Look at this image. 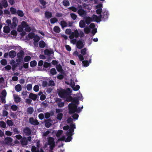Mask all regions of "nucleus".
Listing matches in <instances>:
<instances>
[{
	"label": "nucleus",
	"mask_w": 152,
	"mask_h": 152,
	"mask_svg": "<svg viewBox=\"0 0 152 152\" xmlns=\"http://www.w3.org/2000/svg\"><path fill=\"white\" fill-rule=\"evenodd\" d=\"M79 104V101L76 98H74L73 99L72 103H70L68 105L69 112L70 114H72L76 112L80 113L83 108V107L82 106L80 108V107L77 108V105Z\"/></svg>",
	"instance_id": "obj_1"
},
{
	"label": "nucleus",
	"mask_w": 152,
	"mask_h": 152,
	"mask_svg": "<svg viewBox=\"0 0 152 152\" xmlns=\"http://www.w3.org/2000/svg\"><path fill=\"white\" fill-rule=\"evenodd\" d=\"M70 128L69 129L67 132V137L66 138L64 136H62L61 137L59 138L58 141H65V142H69L72 139L71 136L74 134V129L75 128V124H70Z\"/></svg>",
	"instance_id": "obj_2"
},
{
	"label": "nucleus",
	"mask_w": 152,
	"mask_h": 152,
	"mask_svg": "<svg viewBox=\"0 0 152 152\" xmlns=\"http://www.w3.org/2000/svg\"><path fill=\"white\" fill-rule=\"evenodd\" d=\"M57 90L59 96L61 98H66L68 96H70L71 93V91L69 88H68L66 90L59 89H58Z\"/></svg>",
	"instance_id": "obj_3"
},
{
	"label": "nucleus",
	"mask_w": 152,
	"mask_h": 152,
	"mask_svg": "<svg viewBox=\"0 0 152 152\" xmlns=\"http://www.w3.org/2000/svg\"><path fill=\"white\" fill-rule=\"evenodd\" d=\"M23 28H24L25 31L27 32H29L31 30L27 23L24 21L22 22L21 25L18 26V31L19 32H22L23 31Z\"/></svg>",
	"instance_id": "obj_4"
},
{
	"label": "nucleus",
	"mask_w": 152,
	"mask_h": 152,
	"mask_svg": "<svg viewBox=\"0 0 152 152\" xmlns=\"http://www.w3.org/2000/svg\"><path fill=\"white\" fill-rule=\"evenodd\" d=\"M77 13L81 17H84L86 14V12L82 8V7L79 6L78 7Z\"/></svg>",
	"instance_id": "obj_5"
},
{
	"label": "nucleus",
	"mask_w": 152,
	"mask_h": 152,
	"mask_svg": "<svg viewBox=\"0 0 152 152\" xmlns=\"http://www.w3.org/2000/svg\"><path fill=\"white\" fill-rule=\"evenodd\" d=\"M79 36V33L78 30L76 29L75 30L74 32H72L69 37L70 39H74V37L77 38Z\"/></svg>",
	"instance_id": "obj_6"
},
{
	"label": "nucleus",
	"mask_w": 152,
	"mask_h": 152,
	"mask_svg": "<svg viewBox=\"0 0 152 152\" xmlns=\"http://www.w3.org/2000/svg\"><path fill=\"white\" fill-rule=\"evenodd\" d=\"M29 123L31 125H37L39 124L38 120L33 117L30 118L29 119Z\"/></svg>",
	"instance_id": "obj_7"
},
{
	"label": "nucleus",
	"mask_w": 152,
	"mask_h": 152,
	"mask_svg": "<svg viewBox=\"0 0 152 152\" xmlns=\"http://www.w3.org/2000/svg\"><path fill=\"white\" fill-rule=\"evenodd\" d=\"M12 23H11V28L12 29H14L16 27L18 23V20L16 17H14L12 19Z\"/></svg>",
	"instance_id": "obj_8"
},
{
	"label": "nucleus",
	"mask_w": 152,
	"mask_h": 152,
	"mask_svg": "<svg viewBox=\"0 0 152 152\" xmlns=\"http://www.w3.org/2000/svg\"><path fill=\"white\" fill-rule=\"evenodd\" d=\"M1 96H0L2 102L6 103L5 97L7 95V92L5 90H3L1 93Z\"/></svg>",
	"instance_id": "obj_9"
},
{
	"label": "nucleus",
	"mask_w": 152,
	"mask_h": 152,
	"mask_svg": "<svg viewBox=\"0 0 152 152\" xmlns=\"http://www.w3.org/2000/svg\"><path fill=\"white\" fill-rule=\"evenodd\" d=\"M56 143H45V145L44 148H46L48 145L49 146V148L50 151H52L55 147L56 144Z\"/></svg>",
	"instance_id": "obj_10"
},
{
	"label": "nucleus",
	"mask_w": 152,
	"mask_h": 152,
	"mask_svg": "<svg viewBox=\"0 0 152 152\" xmlns=\"http://www.w3.org/2000/svg\"><path fill=\"white\" fill-rule=\"evenodd\" d=\"M101 18H102L100 15L99 16H97L96 15H94L92 17L93 21H96L97 22H99L100 21Z\"/></svg>",
	"instance_id": "obj_11"
},
{
	"label": "nucleus",
	"mask_w": 152,
	"mask_h": 152,
	"mask_svg": "<svg viewBox=\"0 0 152 152\" xmlns=\"http://www.w3.org/2000/svg\"><path fill=\"white\" fill-rule=\"evenodd\" d=\"M102 4H99L96 6V8L97 9L96 12L97 14H100L102 11Z\"/></svg>",
	"instance_id": "obj_12"
},
{
	"label": "nucleus",
	"mask_w": 152,
	"mask_h": 152,
	"mask_svg": "<svg viewBox=\"0 0 152 152\" xmlns=\"http://www.w3.org/2000/svg\"><path fill=\"white\" fill-rule=\"evenodd\" d=\"M45 55L48 56H50L53 53V50L51 49H46L44 51Z\"/></svg>",
	"instance_id": "obj_13"
},
{
	"label": "nucleus",
	"mask_w": 152,
	"mask_h": 152,
	"mask_svg": "<svg viewBox=\"0 0 152 152\" xmlns=\"http://www.w3.org/2000/svg\"><path fill=\"white\" fill-rule=\"evenodd\" d=\"M45 17L48 19L51 18L52 16V13L49 11H46L45 12Z\"/></svg>",
	"instance_id": "obj_14"
},
{
	"label": "nucleus",
	"mask_w": 152,
	"mask_h": 152,
	"mask_svg": "<svg viewBox=\"0 0 152 152\" xmlns=\"http://www.w3.org/2000/svg\"><path fill=\"white\" fill-rule=\"evenodd\" d=\"M108 13L107 11H105L102 13L100 15L102 18H104L105 19H107L108 17Z\"/></svg>",
	"instance_id": "obj_15"
},
{
	"label": "nucleus",
	"mask_w": 152,
	"mask_h": 152,
	"mask_svg": "<svg viewBox=\"0 0 152 152\" xmlns=\"http://www.w3.org/2000/svg\"><path fill=\"white\" fill-rule=\"evenodd\" d=\"M16 53L14 50H11L9 53V55L11 58H14L16 56Z\"/></svg>",
	"instance_id": "obj_16"
},
{
	"label": "nucleus",
	"mask_w": 152,
	"mask_h": 152,
	"mask_svg": "<svg viewBox=\"0 0 152 152\" xmlns=\"http://www.w3.org/2000/svg\"><path fill=\"white\" fill-rule=\"evenodd\" d=\"M84 45L83 42L81 41H79L77 43V47L79 49H81L83 47Z\"/></svg>",
	"instance_id": "obj_17"
},
{
	"label": "nucleus",
	"mask_w": 152,
	"mask_h": 152,
	"mask_svg": "<svg viewBox=\"0 0 152 152\" xmlns=\"http://www.w3.org/2000/svg\"><path fill=\"white\" fill-rule=\"evenodd\" d=\"M37 97V95L33 93H31L29 96V98L32 99L33 100H35Z\"/></svg>",
	"instance_id": "obj_18"
},
{
	"label": "nucleus",
	"mask_w": 152,
	"mask_h": 152,
	"mask_svg": "<svg viewBox=\"0 0 152 152\" xmlns=\"http://www.w3.org/2000/svg\"><path fill=\"white\" fill-rule=\"evenodd\" d=\"M86 23L87 24H89L91 22L93 21L92 18L90 17H86L84 18Z\"/></svg>",
	"instance_id": "obj_19"
},
{
	"label": "nucleus",
	"mask_w": 152,
	"mask_h": 152,
	"mask_svg": "<svg viewBox=\"0 0 152 152\" xmlns=\"http://www.w3.org/2000/svg\"><path fill=\"white\" fill-rule=\"evenodd\" d=\"M15 101L16 102H18L20 101V98L16 94L13 95Z\"/></svg>",
	"instance_id": "obj_20"
},
{
	"label": "nucleus",
	"mask_w": 152,
	"mask_h": 152,
	"mask_svg": "<svg viewBox=\"0 0 152 152\" xmlns=\"http://www.w3.org/2000/svg\"><path fill=\"white\" fill-rule=\"evenodd\" d=\"M23 132L26 135H30L31 134V132L29 128L28 127L24 129Z\"/></svg>",
	"instance_id": "obj_21"
},
{
	"label": "nucleus",
	"mask_w": 152,
	"mask_h": 152,
	"mask_svg": "<svg viewBox=\"0 0 152 152\" xmlns=\"http://www.w3.org/2000/svg\"><path fill=\"white\" fill-rule=\"evenodd\" d=\"M15 90L17 92H19L21 90L22 87L20 84H18L16 85L15 87Z\"/></svg>",
	"instance_id": "obj_22"
},
{
	"label": "nucleus",
	"mask_w": 152,
	"mask_h": 152,
	"mask_svg": "<svg viewBox=\"0 0 152 152\" xmlns=\"http://www.w3.org/2000/svg\"><path fill=\"white\" fill-rule=\"evenodd\" d=\"M86 26L84 20H81L79 22V26L83 28L85 27Z\"/></svg>",
	"instance_id": "obj_23"
},
{
	"label": "nucleus",
	"mask_w": 152,
	"mask_h": 152,
	"mask_svg": "<svg viewBox=\"0 0 152 152\" xmlns=\"http://www.w3.org/2000/svg\"><path fill=\"white\" fill-rule=\"evenodd\" d=\"M10 31L9 26H5L4 27V31L6 33H9Z\"/></svg>",
	"instance_id": "obj_24"
},
{
	"label": "nucleus",
	"mask_w": 152,
	"mask_h": 152,
	"mask_svg": "<svg viewBox=\"0 0 152 152\" xmlns=\"http://www.w3.org/2000/svg\"><path fill=\"white\" fill-rule=\"evenodd\" d=\"M60 25L62 28L67 27L68 26L67 23L64 20L62 21L61 22Z\"/></svg>",
	"instance_id": "obj_25"
},
{
	"label": "nucleus",
	"mask_w": 152,
	"mask_h": 152,
	"mask_svg": "<svg viewBox=\"0 0 152 152\" xmlns=\"http://www.w3.org/2000/svg\"><path fill=\"white\" fill-rule=\"evenodd\" d=\"M53 31L56 33H59L60 32L61 29L58 26H55L53 28Z\"/></svg>",
	"instance_id": "obj_26"
},
{
	"label": "nucleus",
	"mask_w": 152,
	"mask_h": 152,
	"mask_svg": "<svg viewBox=\"0 0 152 152\" xmlns=\"http://www.w3.org/2000/svg\"><path fill=\"white\" fill-rule=\"evenodd\" d=\"M34 111V110L32 107H28L27 109V113L29 114H31Z\"/></svg>",
	"instance_id": "obj_27"
},
{
	"label": "nucleus",
	"mask_w": 152,
	"mask_h": 152,
	"mask_svg": "<svg viewBox=\"0 0 152 152\" xmlns=\"http://www.w3.org/2000/svg\"><path fill=\"white\" fill-rule=\"evenodd\" d=\"M39 45L40 48H43L45 47V44L44 41H40L39 42Z\"/></svg>",
	"instance_id": "obj_28"
},
{
	"label": "nucleus",
	"mask_w": 152,
	"mask_h": 152,
	"mask_svg": "<svg viewBox=\"0 0 152 152\" xmlns=\"http://www.w3.org/2000/svg\"><path fill=\"white\" fill-rule=\"evenodd\" d=\"M3 6L6 7L8 6L7 2L6 0H2L1 1Z\"/></svg>",
	"instance_id": "obj_29"
},
{
	"label": "nucleus",
	"mask_w": 152,
	"mask_h": 152,
	"mask_svg": "<svg viewBox=\"0 0 152 152\" xmlns=\"http://www.w3.org/2000/svg\"><path fill=\"white\" fill-rule=\"evenodd\" d=\"M0 126L1 127L5 128L6 127V124L4 121H0Z\"/></svg>",
	"instance_id": "obj_30"
},
{
	"label": "nucleus",
	"mask_w": 152,
	"mask_h": 152,
	"mask_svg": "<svg viewBox=\"0 0 152 152\" xmlns=\"http://www.w3.org/2000/svg\"><path fill=\"white\" fill-rule=\"evenodd\" d=\"M56 68L57 71L59 72L62 71V68L60 64H57L56 66Z\"/></svg>",
	"instance_id": "obj_31"
},
{
	"label": "nucleus",
	"mask_w": 152,
	"mask_h": 152,
	"mask_svg": "<svg viewBox=\"0 0 152 152\" xmlns=\"http://www.w3.org/2000/svg\"><path fill=\"white\" fill-rule=\"evenodd\" d=\"M5 142H11L13 140L10 137H7L5 139Z\"/></svg>",
	"instance_id": "obj_32"
},
{
	"label": "nucleus",
	"mask_w": 152,
	"mask_h": 152,
	"mask_svg": "<svg viewBox=\"0 0 152 152\" xmlns=\"http://www.w3.org/2000/svg\"><path fill=\"white\" fill-rule=\"evenodd\" d=\"M57 72L56 69L53 68L51 69L50 70V74H51V75H53L56 74Z\"/></svg>",
	"instance_id": "obj_33"
},
{
	"label": "nucleus",
	"mask_w": 152,
	"mask_h": 152,
	"mask_svg": "<svg viewBox=\"0 0 152 152\" xmlns=\"http://www.w3.org/2000/svg\"><path fill=\"white\" fill-rule=\"evenodd\" d=\"M58 21V20L56 18H51L50 19V22L52 24H54L55 23L57 22Z\"/></svg>",
	"instance_id": "obj_34"
},
{
	"label": "nucleus",
	"mask_w": 152,
	"mask_h": 152,
	"mask_svg": "<svg viewBox=\"0 0 152 152\" xmlns=\"http://www.w3.org/2000/svg\"><path fill=\"white\" fill-rule=\"evenodd\" d=\"M63 116V114L62 113H58L57 116V119L60 121L62 119Z\"/></svg>",
	"instance_id": "obj_35"
},
{
	"label": "nucleus",
	"mask_w": 152,
	"mask_h": 152,
	"mask_svg": "<svg viewBox=\"0 0 152 152\" xmlns=\"http://www.w3.org/2000/svg\"><path fill=\"white\" fill-rule=\"evenodd\" d=\"M15 137L18 140H21V142H23V141L24 139H23V138H22V137L21 135L20 134L17 135H16Z\"/></svg>",
	"instance_id": "obj_36"
},
{
	"label": "nucleus",
	"mask_w": 152,
	"mask_h": 152,
	"mask_svg": "<svg viewBox=\"0 0 152 152\" xmlns=\"http://www.w3.org/2000/svg\"><path fill=\"white\" fill-rule=\"evenodd\" d=\"M70 15L72 19L74 20H75L77 17V15L74 13H71Z\"/></svg>",
	"instance_id": "obj_37"
},
{
	"label": "nucleus",
	"mask_w": 152,
	"mask_h": 152,
	"mask_svg": "<svg viewBox=\"0 0 152 152\" xmlns=\"http://www.w3.org/2000/svg\"><path fill=\"white\" fill-rule=\"evenodd\" d=\"M24 54V52L22 50H21L20 51L19 53L17 54V56L21 58L23 56Z\"/></svg>",
	"instance_id": "obj_38"
},
{
	"label": "nucleus",
	"mask_w": 152,
	"mask_h": 152,
	"mask_svg": "<svg viewBox=\"0 0 152 152\" xmlns=\"http://www.w3.org/2000/svg\"><path fill=\"white\" fill-rule=\"evenodd\" d=\"M37 64V62L35 61H33L30 62V66L31 67H34Z\"/></svg>",
	"instance_id": "obj_39"
},
{
	"label": "nucleus",
	"mask_w": 152,
	"mask_h": 152,
	"mask_svg": "<svg viewBox=\"0 0 152 152\" xmlns=\"http://www.w3.org/2000/svg\"><path fill=\"white\" fill-rule=\"evenodd\" d=\"M10 11L11 13L12 14H15L16 13H17V10H16L13 7H11L10 8Z\"/></svg>",
	"instance_id": "obj_40"
},
{
	"label": "nucleus",
	"mask_w": 152,
	"mask_h": 152,
	"mask_svg": "<svg viewBox=\"0 0 152 152\" xmlns=\"http://www.w3.org/2000/svg\"><path fill=\"white\" fill-rule=\"evenodd\" d=\"M31 137L29 136L27 137H24L23 139H24L23 141H26V142H30L31 141Z\"/></svg>",
	"instance_id": "obj_41"
},
{
	"label": "nucleus",
	"mask_w": 152,
	"mask_h": 152,
	"mask_svg": "<svg viewBox=\"0 0 152 152\" xmlns=\"http://www.w3.org/2000/svg\"><path fill=\"white\" fill-rule=\"evenodd\" d=\"M84 30L85 33L87 34H88L90 31V28L88 27H86L85 28H84Z\"/></svg>",
	"instance_id": "obj_42"
},
{
	"label": "nucleus",
	"mask_w": 152,
	"mask_h": 152,
	"mask_svg": "<svg viewBox=\"0 0 152 152\" xmlns=\"http://www.w3.org/2000/svg\"><path fill=\"white\" fill-rule=\"evenodd\" d=\"M17 14L18 16L22 17L24 15V13L22 11L20 10H18L17 12Z\"/></svg>",
	"instance_id": "obj_43"
},
{
	"label": "nucleus",
	"mask_w": 152,
	"mask_h": 152,
	"mask_svg": "<svg viewBox=\"0 0 152 152\" xmlns=\"http://www.w3.org/2000/svg\"><path fill=\"white\" fill-rule=\"evenodd\" d=\"M7 123L9 126H12L13 125V123L12 121L11 120H7Z\"/></svg>",
	"instance_id": "obj_44"
},
{
	"label": "nucleus",
	"mask_w": 152,
	"mask_h": 152,
	"mask_svg": "<svg viewBox=\"0 0 152 152\" xmlns=\"http://www.w3.org/2000/svg\"><path fill=\"white\" fill-rule=\"evenodd\" d=\"M82 63L84 66H88L89 65V63L87 61H83Z\"/></svg>",
	"instance_id": "obj_45"
},
{
	"label": "nucleus",
	"mask_w": 152,
	"mask_h": 152,
	"mask_svg": "<svg viewBox=\"0 0 152 152\" xmlns=\"http://www.w3.org/2000/svg\"><path fill=\"white\" fill-rule=\"evenodd\" d=\"M31 59V57L30 56H26L24 59V61L25 62H26L29 61Z\"/></svg>",
	"instance_id": "obj_46"
},
{
	"label": "nucleus",
	"mask_w": 152,
	"mask_h": 152,
	"mask_svg": "<svg viewBox=\"0 0 152 152\" xmlns=\"http://www.w3.org/2000/svg\"><path fill=\"white\" fill-rule=\"evenodd\" d=\"M63 5L65 6H69V3L67 0H64L63 1Z\"/></svg>",
	"instance_id": "obj_47"
},
{
	"label": "nucleus",
	"mask_w": 152,
	"mask_h": 152,
	"mask_svg": "<svg viewBox=\"0 0 152 152\" xmlns=\"http://www.w3.org/2000/svg\"><path fill=\"white\" fill-rule=\"evenodd\" d=\"M18 107L15 105H13L11 106V108L13 111H16L18 109Z\"/></svg>",
	"instance_id": "obj_48"
},
{
	"label": "nucleus",
	"mask_w": 152,
	"mask_h": 152,
	"mask_svg": "<svg viewBox=\"0 0 152 152\" xmlns=\"http://www.w3.org/2000/svg\"><path fill=\"white\" fill-rule=\"evenodd\" d=\"M63 133V131L62 130H59L57 132L56 134V136L57 137H59L60 135L62 134Z\"/></svg>",
	"instance_id": "obj_49"
},
{
	"label": "nucleus",
	"mask_w": 152,
	"mask_h": 152,
	"mask_svg": "<svg viewBox=\"0 0 152 152\" xmlns=\"http://www.w3.org/2000/svg\"><path fill=\"white\" fill-rule=\"evenodd\" d=\"M57 105L59 107H63L64 106V103L61 101L57 103Z\"/></svg>",
	"instance_id": "obj_50"
},
{
	"label": "nucleus",
	"mask_w": 152,
	"mask_h": 152,
	"mask_svg": "<svg viewBox=\"0 0 152 152\" xmlns=\"http://www.w3.org/2000/svg\"><path fill=\"white\" fill-rule=\"evenodd\" d=\"M87 49L86 48H85L83 49H82L81 51V53L83 55L86 54L87 53Z\"/></svg>",
	"instance_id": "obj_51"
},
{
	"label": "nucleus",
	"mask_w": 152,
	"mask_h": 152,
	"mask_svg": "<svg viewBox=\"0 0 152 152\" xmlns=\"http://www.w3.org/2000/svg\"><path fill=\"white\" fill-rule=\"evenodd\" d=\"M44 67L45 68H48L51 66V64L45 62L43 65Z\"/></svg>",
	"instance_id": "obj_52"
},
{
	"label": "nucleus",
	"mask_w": 152,
	"mask_h": 152,
	"mask_svg": "<svg viewBox=\"0 0 152 152\" xmlns=\"http://www.w3.org/2000/svg\"><path fill=\"white\" fill-rule=\"evenodd\" d=\"M27 90L29 91L31 90L32 88V85L31 84H28L26 86Z\"/></svg>",
	"instance_id": "obj_53"
},
{
	"label": "nucleus",
	"mask_w": 152,
	"mask_h": 152,
	"mask_svg": "<svg viewBox=\"0 0 152 152\" xmlns=\"http://www.w3.org/2000/svg\"><path fill=\"white\" fill-rule=\"evenodd\" d=\"M40 39L39 37L38 36H36L34 37V40L35 42H37Z\"/></svg>",
	"instance_id": "obj_54"
},
{
	"label": "nucleus",
	"mask_w": 152,
	"mask_h": 152,
	"mask_svg": "<svg viewBox=\"0 0 152 152\" xmlns=\"http://www.w3.org/2000/svg\"><path fill=\"white\" fill-rule=\"evenodd\" d=\"M78 31H79V35L80 37H83L84 35V34L83 32L82 31H81L80 29H78Z\"/></svg>",
	"instance_id": "obj_55"
},
{
	"label": "nucleus",
	"mask_w": 152,
	"mask_h": 152,
	"mask_svg": "<svg viewBox=\"0 0 152 152\" xmlns=\"http://www.w3.org/2000/svg\"><path fill=\"white\" fill-rule=\"evenodd\" d=\"M1 64L3 65H5L7 64V62L6 60L2 59L1 61Z\"/></svg>",
	"instance_id": "obj_56"
},
{
	"label": "nucleus",
	"mask_w": 152,
	"mask_h": 152,
	"mask_svg": "<svg viewBox=\"0 0 152 152\" xmlns=\"http://www.w3.org/2000/svg\"><path fill=\"white\" fill-rule=\"evenodd\" d=\"M48 142H54V138L52 137H49L48 138Z\"/></svg>",
	"instance_id": "obj_57"
},
{
	"label": "nucleus",
	"mask_w": 152,
	"mask_h": 152,
	"mask_svg": "<svg viewBox=\"0 0 152 152\" xmlns=\"http://www.w3.org/2000/svg\"><path fill=\"white\" fill-rule=\"evenodd\" d=\"M51 125V123L47 121L45 123V126L48 128H49Z\"/></svg>",
	"instance_id": "obj_58"
},
{
	"label": "nucleus",
	"mask_w": 152,
	"mask_h": 152,
	"mask_svg": "<svg viewBox=\"0 0 152 152\" xmlns=\"http://www.w3.org/2000/svg\"><path fill=\"white\" fill-rule=\"evenodd\" d=\"M42 85L44 87H46L48 86V83L46 81H43L42 82Z\"/></svg>",
	"instance_id": "obj_59"
},
{
	"label": "nucleus",
	"mask_w": 152,
	"mask_h": 152,
	"mask_svg": "<svg viewBox=\"0 0 152 152\" xmlns=\"http://www.w3.org/2000/svg\"><path fill=\"white\" fill-rule=\"evenodd\" d=\"M65 33L66 34H69V35H71L72 33L71 32V30L70 29H67L65 31Z\"/></svg>",
	"instance_id": "obj_60"
},
{
	"label": "nucleus",
	"mask_w": 152,
	"mask_h": 152,
	"mask_svg": "<svg viewBox=\"0 0 152 152\" xmlns=\"http://www.w3.org/2000/svg\"><path fill=\"white\" fill-rule=\"evenodd\" d=\"M12 130L15 134H18L19 133V132L17 128H14Z\"/></svg>",
	"instance_id": "obj_61"
},
{
	"label": "nucleus",
	"mask_w": 152,
	"mask_h": 152,
	"mask_svg": "<svg viewBox=\"0 0 152 152\" xmlns=\"http://www.w3.org/2000/svg\"><path fill=\"white\" fill-rule=\"evenodd\" d=\"M6 23L8 24V26L11 28V21L10 20L8 19L6 21Z\"/></svg>",
	"instance_id": "obj_62"
},
{
	"label": "nucleus",
	"mask_w": 152,
	"mask_h": 152,
	"mask_svg": "<svg viewBox=\"0 0 152 152\" xmlns=\"http://www.w3.org/2000/svg\"><path fill=\"white\" fill-rule=\"evenodd\" d=\"M78 115L76 113L72 115V117L74 119L77 120L78 119Z\"/></svg>",
	"instance_id": "obj_63"
},
{
	"label": "nucleus",
	"mask_w": 152,
	"mask_h": 152,
	"mask_svg": "<svg viewBox=\"0 0 152 152\" xmlns=\"http://www.w3.org/2000/svg\"><path fill=\"white\" fill-rule=\"evenodd\" d=\"M48 86H54L55 85V83L54 82V81L50 80L49 81V83H48Z\"/></svg>",
	"instance_id": "obj_64"
}]
</instances>
